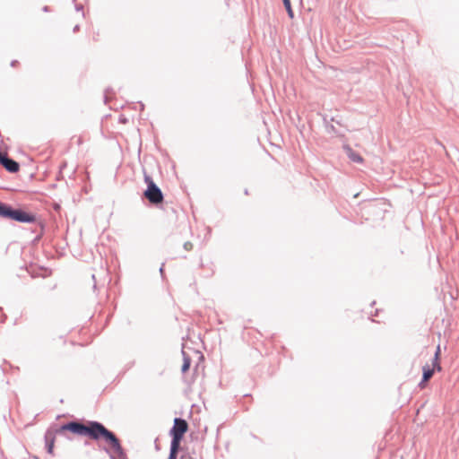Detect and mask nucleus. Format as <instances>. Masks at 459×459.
Wrapping results in <instances>:
<instances>
[{
    "mask_svg": "<svg viewBox=\"0 0 459 459\" xmlns=\"http://www.w3.org/2000/svg\"><path fill=\"white\" fill-rule=\"evenodd\" d=\"M64 431H70L80 436H87L94 440L103 438L109 446L108 447H104L103 450L108 455L110 459H127L126 453L119 438L99 421L91 420L87 425L77 420L69 421L56 429L57 434H62Z\"/></svg>",
    "mask_w": 459,
    "mask_h": 459,
    "instance_id": "f257e3e1",
    "label": "nucleus"
},
{
    "mask_svg": "<svg viewBox=\"0 0 459 459\" xmlns=\"http://www.w3.org/2000/svg\"><path fill=\"white\" fill-rule=\"evenodd\" d=\"M144 182L147 188L143 193L144 197L152 204H160L163 201V194L160 188L154 183L151 176L144 173Z\"/></svg>",
    "mask_w": 459,
    "mask_h": 459,
    "instance_id": "f03ea898",
    "label": "nucleus"
},
{
    "mask_svg": "<svg viewBox=\"0 0 459 459\" xmlns=\"http://www.w3.org/2000/svg\"><path fill=\"white\" fill-rule=\"evenodd\" d=\"M9 219L22 222V223H32L36 221V216L32 213L27 212L20 208H13L11 209Z\"/></svg>",
    "mask_w": 459,
    "mask_h": 459,
    "instance_id": "7ed1b4c3",
    "label": "nucleus"
},
{
    "mask_svg": "<svg viewBox=\"0 0 459 459\" xmlns=\"http://www.w3.org/2000/svg\"><path fill=\"white\" fill-rule=\"evenodd\" d=\"M187 429L188 424L186 420L182 418H175L174 424L169 431V434L171 437H178L183 439V437Z\"/></svg>",
    "mask_w": 459,
    "mask_h": 459,
    "instance_id": "20e7f679",
    "label": "nucleus"
},
{
    "mask_svg": "<svg viewBox=\"0 0 459 459\" xmlns=\"http://www.w3.org/2000/svg\"><path fill=\"white\" fill-rule=\"evenodd\" d=\"M0 164L11 173H15L20 169L19 163L10 158L6 153L0 152Z\"/></svg>",
    "mask_w": 459,
    "mask_h": 459,
    "instance_id": "39448f33",
    "label": "nucleus"
},
{
    "mask_svg": "<svg viewBox=\"0 0 459 459\" xmlns=\"http://www.w3.org/2000/svg\"><path fill=\"white\" fill-rule=\"evenodd\" d=\"M343 150H344L346 155L348 156V158L351 161H353L355 163H362L363 158L360 156V154H359L358 152L353 151L351 147H350L349 145H344Z\"/></svg>",
    "mask_w": 459,
    "mask_h": 459,
    "instance_id": "423d86ee",
    "label": "nucleus"
},
{
    "mask_svg": "<svg viewBox=\"0 0 459 459\" xmlns=\"http://www.w3.org/2000/svg\"><path fill=\"white\" fill-rule=\"evenodd\" d=\"M422 379L420 383V386L423 388L425 386V383L428 382L434 374V368H431L429 365H425L422 368Z\"/></svg>",
    "mask_w": 459,
    "mask_h": 459,
    "instance_id": "0eeeda50",
    "label": "nucleus"
},
{
    "mask_svg": "<svg viewBox=\"0 0 459 459\" xmlns=\"http://www.w3.org/2000/svg\"><path fill=\"white\" fill-rule=\"evenodd\" d=\"M45 442H46L47 452L50 455H53L55 436L51 431L46 432Z\"/></svg>",
    "mask_w": 459,
    "mask_h": 459,
    "instance_id": "6e6552de",
    "label": "nucleus"
},
{
    "mask_svg": "<svg viewBox=\"0 0 459 459\" xmlns=\"http://www.w3.org/2000/svg\"><path fill=\"white\" fill-rule=\"evenodd\" d=\"M11 209L10 204L0 202V217L9 219Z\"/></svg>",
    "mask_w": 459,
    "mask_h": 459,
    "instance_id": "1a4fd4ad",
    "label": "nucleus"
},
{
    "mask_svg": "<svg viewBox=\"0 0 459 459\" xmlns=\"http://www.w3.org/2000/svg\"><path fill=\"white\" fill-rule=\"evenodd\" d=\"M181 440L182 439L178 437H172L169 451H171L172 453L178 454Z\"/></svg>",
    "mask_w": 459,
    "mask_h": 459,
    "instance_id": "9d476101",
    "label": "nucleus"
},
{
    "mask_svg": "<svg viewBox=\"0 0 459 459\" xmlns=\"http://www.w3.org/2000/svg\"><path fill=\"white\" fill-rule=\"evenodd\" d=\"M182 354H183V365H182V368H181V371L183 373H185L190 368L191 359H190V357L188 355H186V353L184 351H182Z\"/></svg>",
    "mask_w": 459,
    "mask_h": 459,
    "instance_id": "9b49d317",
    "label": "nucleus"
},
{
    "mask_svg": "<svg viewBox=\"0 0 459 459\" xmlns=\"http://www.w3.org/2000/svg\"><path fill=\"white\" fill-rule=\"evenodd\" d=\"M439 353H440V348L438 346L437 351H436V352H435L434 359H433V362H432V365H433L432 368H434V371L435 370L440 371L442 369L440 364L438 363Z\"/></svg>",
    "mask_w": 459,
    "mask_h": 459,
    "instance_id": "f8f14e48",
    "label": "nucleus"
},
{
    "mask_svg": "<svg viewBox=\"0 0 459 459\" xmlns=\"http://www.w3.org/2000/svg\"><path fill=\"white\" fill-rule=\"evenodd\" d=\"M282 2H283V5L287 11L289 17L292 19L294 17V13L291 8L290 0H282Z\"/></svg>",
    "mask_w": 459,
    "mask_h": 459,
    "instance_id": "ddd939ff",
    "label": "nucleus"
},
{
    "mask_svg": "<svg viewBox=\"0 0 459 459\" xmlns=\"http://www.w3.org/2000/svg\"><path fill=\"white\" fill-rule=\"evenodd\" d=\"M324 120H325V125L327 133H333V134H341V133L336 130L334 126L330 124V122L327 121V119L325 117L324 118Z\"/></svg>",
    "mask_w": 459,
    "mask_h": 459,
    "instance_id": "4468645a",
    "label": "nucleus"
},
{
    "mask_svg": "<svg viewBox=\"0 0 459 459\" xmlns=\"http://www.w3.org/2000/svg\"><path fill=\"white\" fill-rule=\"evenodd\" d=\"M213 273H214V264H213V263H210L207 265V273H206L205 277H211L213 275Z\"/></svg>",
    "mask_w": 459,
    "mask_h": 459,
    "instance_id": "2eb2a0df",
    "label": "nucleus"
},
{
    "mask_svg": "<svg viewBox=\"0 0 459 459\" xmlns=\"http://www.w3.org/2000/svg\"><path fill=\"white\" fill-rule=\"evenodd\" d=\"M183 247H184L185 250L190 251L193 248V244L190 241H186V242L184 243Z\"/></svg>",
    "mask_w": 459,
    "mask_h": 459,
    "instance_id": "dca6fc26",
    "label": "nucleus"
},
{
    "mask_svg": "<svg viewBox=\"0 0 459 459\" xmlns=\"http://www.w3.org/2000/svg\"><path fill=\"white\" fill-rule=\"evenodd\" d=\"M177 457H178V454L172 453L171 451H169L168 459H177Z\"/></svg>",
    "mask_w": 459,
    "mask_h": 459,
    "instance_id": "f3484780",
    "label": "nucleus"
},
{
    "mask_svg": "<svg viewBox=\"0 0 459 459\" xmlns=\"http://www.w3.org/2000/svg\"><path fill=\"white\" fill-rule=\"evenodd\" d=\"M110 92H111V91H110V90H108H108H106V91H105V96H104L105 103H107V102H108V94H109Z\"/></svg>",
    "mask_w": 459,
    "mask_h": 459,
    "instance_id": "a211bd4d",
    "label": "nucleus"
},
{
    "mask_svg": "<svg viewBox=\"0 0 459 459\" xmlns=\"http://www.w3.org/2000/svg\"><path fill=\"white\" fill-rule=\"evenodd\" d=\"M75 9H76V11H82V4H76L75 5Z\"/></svg>",
    "mask_w": 459,
    "mask_h": 459,
    "instance_id": "6ab92c4d",
    "label": "nucleus"
},
{
    "mask_svg": "<svg viewBox=\"0 0 459 459\" xmlns=\"http://www.w3.org/2000/svg\"><path fill=\"white\" fill-rule=\"evenodd\" d=\"M79 30H80V26H79V25H75V26L74 27L73 31H74V32H77Z\"/></svg>",
    "mask_w": 459,
    "mask_h": 459,
    "instance_id": "aec40b11",
    "label": "nucleus"
},
{
    "mask_svg": "<svg viewBox=\"0 0 459 459\" xmlns=\"http://www.w3.org/2000/svg\"><path fill=\"white\" fill-rule=\"evenodd\" d=\"M17 63H18V62L14 60V61H13V62L11 63V65H12V66H15V65H16Z\"/></svg>",
    "mask_w": 459,
    "mask_h": 459,
    "instance_id": "412c9836",
    "label": "nucleus"
},
{
    "mask_svg": "<svg viewBox=\"0 0 459 459\" xmlns=\"http://www.w3.org/2000/svg\"><path fill=\"white\" fill-rule=\"evenodd\" d=\"M43 11H44V12H48V6H44V7H43Z\"/></svg>",
    "mask_w": 459,
    "mask_h": 459,
    "instance_id": "4be33fe9",
    "label": "nucleus"
},
{
    "mask_svg": "<svg viewBox=\"0 0 459 459\" xmlns=\"http://www.w3.org/2000/svg\"><path fill=\"white\" fill-rule=\"evenodd\" d=\"M160 273L162 274L163 273V264L161 265V267L160 268Z\"/></svg>",
    "mask_w": 459,
    "mask_h": 459,
    "instance_id": "5701e85b",
    "label": "nucleus"
}]
</instances>
